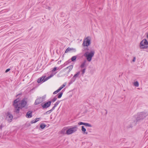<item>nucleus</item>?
I'll return each instance as SVG.
<instances>
[{
    "label": "nucleus",
    "instance_id": "obj_34",
    "mask_svg": "<svg viewBox=\"0 0 148 148\" xmlns=\"http://www.w3.org/2000/svg\"><path fill=\"white\" fill-rule=\"evenodd\" d=\"M56 107L55 106H53V107L52 108V109H51L50 110H51V111L52 112L53 110H54L55 109V108Z\"/></svg>",
    "mask_w": 148,
    "mask_h": 148
},
{
    "label": "nucleus",
    "instance_id": "obj_35",
    "mask_svg": "<svg viewBox=\"0 0 148 148\" xmlns=\"http://www.w3.org/2000/svg\"><path fill=\"white\" fill-rule=\"evenodd\" d=\"M4 127V126L2 124L0 125V129L1 130Z\"/></svg>",
    "mask_w": 148,
    "mask_h": 148
},
{
    "label": "nucleus",
    "instance_id": "obj_32",
    "mask_svg": "<svg viewBox=\"0 0 148 148\" xmlns=\"http://www.w3.org/2000/svg\"><path fill=\"white\" fill-rule=\"evenodd\" d=\"M34 119V120H32L31 121V122H30L31 123H32V124H33V123H36V121Z\"/></svg>",
    "mask_w": 148,
    "mask_h": 148
},
{
    "label": "nucleus",
    "instance_id": "obj_30",
    "mask_svg": "<svg viewBox=\"0 0 148 148\" xmlns=\"http://www.w3.org/2000/svg\"><path fill=\"white\" fill-rule=\"evenodd\" d=\"M57 98L56 97H55L52 99L51 100L53 102H54L57 100Z\"/></svg>",
    "mask_w": 148,
    "mask_h": 148
},
{
    "label": "nucleus",
    "instance_id": "obj_21",
    "mask_svg": "<svg viewBox=\"0 0 148 148\" xmlns=\"http://www.w3.org/2000/svg\"><path fill=\"white\" fill-rule=\"evenodd\" d=\"M82 130L83 132V134H87V132H86V129L85 128H84V126H82Z\"/></svg>",
    "mask_w": 148,
    "mask_h": 148
},
{
    "label": "nucleus",
    "instance_id": "obj_9",
    "mask_svg": "<svg viewBox=\"0 0 148 148\" xmlns=\"http://www.w3.org/2000/svg\"><path fill=\"white\" fill-rule=\"evenodd\" d=\"M51 103V101H49L45 103H42L41 104V106L43 109L47 108L50 106Z\"/></svg>",
    "mask_w": 148,
    "mask_h": 148
},
{
    "label": "nucleus",
    "instance_id": "obj_10",
    "mask_svg": "<svg viewBox=\"0 0 148 148\" xmlns=\"http://www.w3.org/2000/svg\"><path fill=\"white\" fill-rule=\"evenodd\" d=\"M69 60L68 61L65 62L64 64H63L62 65H61L60 66L61 67L60 68V67H54L53 69L52 70V72H53L56 71L57 70H60L61 68H62L63 67H64V66H65L66 65H67L68 63H69L70 61H69Z\"/></svg>",
    "mask_w": 148,
    "mask_h": 148
},
{
    "label": "nucleus",
    "instance_id": "obj_13",
    "mask_svg": "<svg viewBox=\"0 0 148 148\" xmlns=\"http://www.w3.org/2000/svg\"><path fill=\"white\" fill-rule=\"evenodd\" d=\"M42 102H43L42 100H41V98H40V97L38 98L35 100L34 104L35 105H38V104L42 103Z\"/></svg>",
    "mask_w": 148,
    "mask_h": 148
},
{
    "label": "nucleus",
    "instance_id": "obj_16",
    "mask_svg": "<svg viewBox=\"0 0 148 148\" xmlns=\"http://www.w3.org/2000/svg\"><path fill=\"white\" fill-rule=\"evenodd\" d=\"M66 134H70L73 133V131L71 128H70L66 130Z\"/></svg>",
    "mask_w": 148,
    "mask_h": 148
},
{
    "label": "nucleus",
    "instance_id": "obj_14",
    "mask_svg": "<svg viewBox=\"0 0 148 148\" xmlns=\"http://www.w3.org/2000/svg\"><path fill=\"white\" fill-rule=\"evenodd\" d=\"M32 111H29L28 112L26 115L25 116L26 117L28 118H31L32 117Z\"/></svg>",
    "mask_w": 148,
    "mask_h": 148
},
{
    "label": "nucleus",
    "instance_id": "obj_24",
    "mask_svg": "<svg viewBox=\"0 0 148 148\" xmlns=\"http://www.w3.org/2000/svg\"><path fill=\"white\" fill-rule=\"evenodd\" d=\"M65 86V85L63 84L58 89L59 91H60L62 88H63Z\"/></svg>",
    "mask_w": 148,
    "mask_h": 148
},
{
    "label": "nucleus",
    "instance_id": "obj_17",
    "mask_svg": "<svg viewBox=\"0 0 148 148\" xmlns=\"http://www.w3.org/2000/svg\"><path fill=\"white\" fill-rule=\"evenodd\" d=\"M63 91L62 90L57 95L58 96V98H61L63 94Z\"/></svg>",
    "mask_w": 148,
    "mask_h": 148
},
{
    "label": "nucleus",
    "instance_id": "obj_20",
    "mask_svg": "<svg viewBox=\"0 0 148 148\" xmlns=\"http://www.w3.org/2000/svg\"><path fill=\"white\" fill-rule=\"evenodd\" d=\"M86 70V68H84V69H82L80 71V72H81V74L82 76H83L84 74L85 73Z\"/></svg>",
    "mask_w": 148,
    "mask_h": 148
},
{
    "label": "nucleus",
    "instance_id": "obj_38",
    "mask_svg": "<svg viewBox=\"0 0 148 148\" xmlns=\"http://www.w3.org/2000/svg\"><path fill=\"white\" fill-rule=\"evenodd\" d=\"M135 60H136V57H134V58H133V59L132 60V61L134 62L135 61Z\"/></svg>",
    "mask_w": 148,
    "mask_h": 148
},
{
    "label": "nucleus",
    "instance_id": "obj_26",
    "mask_svg": "<svg viewBox=\"0 0 148 148\" xmlns=\"http://www.w3.org/2000/svg\"><path fill=\"white\" fill-rule=\"evenodd\" d=\"M134 85L136 86V87H138L139 85V84L138 81H136V82H134Z\"/></svg>",
    "mask_w": 148,
    "mask_h": 148
},
{
    "label": "nucleus",
    "instance_id": "obj_27",
    "mask_svg": "<svg viewBox=\"0 0 148 148\" xmlns=\"http://www.w3.org/2000/svg\"><path fill=\"white\" fill-rule=\"evenodd\" d=\"M46 97V95H44L42 96V97H40L42 100L43 102L45 100V99Z\"/></svg>",
    "mask_w": 148,
    "mask_h": 148
},
{
    "label": "nucleus",
    "instance_id": "obj_36",
    "mask_svg": "<svg viewBox=\"0 0 148 148\" xmlns=\"http://www.w3.org/2000/svg\"><path fill=\"white\" fill-rule=\"evenodd\" d=\"M40 118H36L35 120L36 121V122H38V121L40 119Z\"/></svg>",
    "mask_w": 148,
    "mask_h": 148
},
{
    "label": "nucleus",
    "instance_id": "obj_12",
    "mask_svg": "<svg viewBox=\"0 0 148 148\" xmlns=\"http://www.w3.org/2000/svg\"><path fill=\"white\" fill-rule=\"evenodd\" d=\"M76 51V49H75L73 48L68 47L65 51V53H68V52H75Z\"/></svg>",
    "mask_w": 148,
    "mask_h": 148
},
{
    "label": "nucleus",
    "instance_id": "obj_7",
    "mask_svg": "<svg viewBox=\"0 0 148 148\" xmlns=\"http://www.w3.org/2000/svg\"><path fill=\"white\" fill-rule=\"evenodd\" d=\"M80 73V71H78L74 75L73 77L71 79L69 82V85L72 84L75 81L76 78L77 77H79Z\"/></svg>",
    "mask_w": 148,
    "mask_h": 148
},
{
    "label": "nucleus",
    "instance_id": "obj_23",
    "mask_svg": "<svg viewBox=\"0 0 148 148\" xmlns=\"http://www.w3.org/2000/svg\"><path fill=\"white\" fill-rule=\"evenodd\" d=\"M46 126V125L42 123L40 126V127L42 129H44Z\"/></svg>",
    "mask_w": 148,
    "mask_h": 148
},
{
    "label": "nucleus",
    "instance_id": "obj_42",
    "mask_svg": "<svg viewBox=\"0 0 148 148\" xmlns=\"http://www.w3.org/2000/svg\"><path fill=\"white\" fill-rule=\"evenodd\" d=\"M96 109H97V110H98L99 108H96Z\"/></svg>",
    "mask_w": 148,
    "mask_h": 148
},
{
    "label": "nucleus",
    "instance_id": "obj_5",
    "mask_svg": "<svg viewBox=\"0 0 148 148\" xmlns=\"http://www.w3.org/2000/svg\"><path fill=\"white\" fill-rule=\"evenodd\" d=\"M139 47L140 49L148 48V42L146 39H143L141 41Z\"/></svg>",
    "mask_w": 148,
    "mask_h": 148
},
{
    "label": "nucleus",
    "instance_id": "obj_29",
    "mask_svg": "<svg viewBox=\"0 0 148 148\" xmlns=\"http://www.w3.org/2000/svg\"><path fill=\"white\" fill-rule=\"evenodd\" d=\"M60 102V101H58L54 104V106L56 107Z\"/></svg>",
    "mask_w": 148,
    "mask_h": 148
},
{
    "label": "nucleus",
    "instance_id": "obj_15",
    "mask_svg": "<svg viewBox=\"0 0 148 148\" xmlns=\"http://www.w3.org/2000/svg\"><path fill=\"white\" fill-rule=\"evenodd\" d=\"M86 60H84L83 61V62L81 63V65L80 66V68H81L82 69L86 68Z\"/></svg>",
    "mask_w": 148,
    "mask_h": 148
},
{
    "label": "nucleus",
    "instance_id": "obj_18",
    "mask_svg": "<svg viewBox=\"0 0 148 148\" xmlns=\"http://www.w3.org/2000/svg\"><path fill=\"white\" fill-rule=\"evenodd\" d=\"M71 129L73 131V132H74L76 131L77 130V125H75L73 127L71 128Z\"/></svg>",
    "mask_w": 148,
    "mask_h": 148
},
{
    "label": "nucleus",
    "instance_id": "obj_41",
    "mask_svg": "<svg viewBox=\"0 0 148 148\" xmlns=\"http://www.w3.org/2000/svg\"><path fill=\"white\" fill-rule=\"evenodd\" d=\"M105 110L106 111V114H107L108 113L107 111L106 110Z\"/></svg>",
    "mask_w": 148,
    "mask_h": 148
},
{
    "label": "nucleus",
    "instance_id": "obj_39",
    "mask_svg": "<svg viewBox=\"0 0 148 148\" xmlns=\"http://www.w3.org/2000/svg\"><path fill=\"white\" fill-rule=\"evenodd\" d=\"M48 8V9L50 10L51 9V8L50 7H48V8Z\"/></svg>",
    "mask_w": 148,
    "mask_h": 148
},
{
    "label": "nucleus",
    "instance_id": "obj_11",
    "mask_svg": "<svg viewBox=\"0 0 148 148\" xmlns=\"http://www.w3.org/2000/svg\"><path fill=\"white\" fill-rule=\"evenodd\" d=\"M27 101L25 100V99H22L21 101V102L19 103H20V108L21 109H22V108L25 107L27 104Z\"/></svg>",
    "mask_w": 148,
    "mask_h": 148
},
{
    "label": "nucleus",
    "instance_id": "obj_4",
    "mask_svg": "<svg viewBox=\"0 0 148 148\" xmlns=\"http://www.w3.org/2000/svg\"><path fill=\"white\" fill-rule=\"evenodd\" d=\"M95 53L94 51H92L90 52L88 51L85 52L84 56L86 57L88 61L90 62L91 61L92 57L94 55Z\"/></svg>",
    "mask_w": 148,
    "mask_h": 148
},
{
    "label": "nucleus",
    "instance_id": "obj_22",
    "mask_svg": "<svg viewBox=\"0 0 148 148\" xmlns=\"http://www.w3.org/2000/svg\"><path fill=\"white\" fill-rule=\"evenodd\" d=\"M73 65H71L68 66L66 68V69H69V71L70 72L72 69L73 68Z\"/></svg>",
    "mask_w": 148,
    "mask_h": 148
},
{
    "label": "nucleus",
    "instance_id": "obj_1",
    "mask_svg": "<svg viewBox=\"0 0 148 148\" xmlns=\"http://www.w3.org/2000/svg\"><path fill=\"white\" fill-rule=\"evenodd\" d=\"M147 116L145 112H141L138 113L136 117V119L132 123V124L128 128H131L133 127V125H136L137 123L139 122L140 120L143 119Z\"/></svg>",
    "mask_w": 148,
    "mask_h": 148
},
{
    "label": "nucleus",
    "instance_id": "obj_43",
    "mask_svg": "<svg viewBox=\"0 0 148 148\" xmlns=\"http://www.w3.org/2000/svg\"><path fill=\"white\" fill-rule=\"evenodd\" d=\"M147 38H148V34H147Z\"/></svg>",
    "mask_w": 148,
    "mask_h": 148
},
{
    "label": "nucleus",
    "instance_id": "obj_28",
    "mask_svg": "<svg viewBox=\"0 0 148 148\" xmlns=\"http://www.w3.org/2000/svg\"><path fill=\"white\" fill-rule=\"evenodd\" d=\"M52 112V111H51V110H49V111H47V112H45L44 114V115H45L47 114H50V113H51V112Z\"/></svg>",
    "mask_w": 148,
    "mask_h": 148
},
{
    "label": "nucleus",
    "instance_id": "obj_31",
    "mask_svg": "<svg viewBox=\"0 0 148 148\" xmlns=\"http://www.w3.org/2000/svg\"><path fill=\"white\" fill-rule=\"evenodd\" d=\"M84 123H83L82 122H80L78 123V125H84Z\"/></svg>",
    "mask_w": 148,
    "mask_h": 148
},
{
    "label": "nucleus",
    "instance_id": "obj_33",
    "mask_svg": "<svg viewBox=\"0 0 148 148\" xmlns=\"http://www.w3.org/2000/svg\"><path fill=\"white\" fill-rule=\"evenodd\" d=\"M59 92V90L58 89L57 90H56V91H54L53 92V94H57V93H58V92Z\"/></svg>",
    "mask_w": 148,
    "mask_h": 148
},
{
    "label": "nucleus",
    "instance_id": "obj_25",
    "mask_svg": "<svg viewBox=\"0 0 148 148\" xmlns=\"http://www.w3.org/2000/svg\"><path fill=\"white\" fill-rule=\"evenodd\" d=\"M84 125L85 126H87L88 127H92V125L91 124H90L88 123H84Z\"/></svg>",
    "mask_w": 148,
    "mask_h": 148
},
{
    "label": "nucleus",
    "instance_id": "obj_40",
    "mask_svg": "<svg viewBox=\"0 0 148 148\" xmlns=\"http://www.w3.org/2000/svg\"><path fill=\"white\" fill-rule=\"evenodd\" d=\"M146 49H147L145 50V51L147 52H148V48H147Z\"/></svg>",
    "mask_w": 148,
    "mask_h": 148
},
{
    "label": "nucleus",
    "instance_id": "obj_3",
    "mask_svg": "<svg viewBox=\"0 0 148 148\" xmlns=\"http://www.w3.org/2000/svg\"><path fill=\"white\" fill-rule=\"evenodd\" d=\"M54 75L53 74H51L50 76L45 78L46 76L45 75H42V77L39 78L37 80V82L38 84H41L48 79L50 78Z\"/></svg>",
    "mask_w": 148,
    "mask_h": 148
},
{
    "label": "nucleus",
    "instance_id": "obj_6",
    "mask_svg": "<svg viewBox=\"0 0 148 148\" xmlns=\"http://www.w3.org/2000/svg\"><path fill=\"white\" fill-rule=\"evenodd\" d=\"M90 44L91 39L88 36L84 39L82 45L84 47H88Z\"/></svg>",
    "mask_w": 148,
    "mask_h": 148
},
{
    "label": "nucleus",
    "instance_id": "obj_8",
    "mask_svg": "<svg viewBox=\"0 0 148 148\" xmlns=\"http://www.w3.org/2000/svg\"><path fill=\"white\" fill-rule=\"evenodd\" d=\"M6 119L9 122H11L12 120L13 116L12 114L9 112L6 114Z\"/></svg>",
    "mask_w": 148,
    "mask_h": 148
},
{
    "label": "nucleus",
    "instance_id": "obj_37",
    "mask_svg": "<svg viewBox=\"0 0 148 148\" xmlns=\"http://www.w3.org/2000/svg\"><path fill=\"white\" fill-rule=\"evenodd\" d=\"M10 70V68L7 69L5 71V73H7Z\"/></svg>",
    "mask_w": 148,
    "mask_h": 148
},
{
    "label": "nucleus",
    "instance_id": "obj_2",
    "mask_svg": "<svg viewBox=\"0 0 148 148\" xmlns=\"http://www.w3.org/2000/svg\"><path fill=\"white\" fill-rule=\"evenodd\" d=\"M19 103L18 99L15 100L13 102V106L15 108L14 112L16 114L19 113V112L20 105Z\"/></svg>",
    "mask_w": 148,
    "mask_h": 148
},
{
    "label": "nucleus",
    "instance_id": "obj_19",
    "mask_svg": "<svg viewBox=\"0 0 148 148\" xmlns=\"http://www.w3.org/2000/svg\"><path fill=\"white\" fill-rule=\"evenodd\" d=\"M77 58V56H73L72 57L71 60L72 61L74 62L76 61Z\"/></svg>",
    "mask_w": 148,
    "mask_h": 148
}]
</instances>
